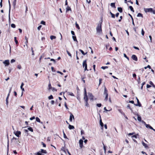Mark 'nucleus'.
<instances>
[{"label":"nucleus","mask_w":155,"mask_h":155,"mask_svg":"<svg viewBox=\"0 0 155 155\" xmlns=\"http://www.w3.org/2000/svg\"><path fill=\"white\" fill-rule=\"evenodd\" d=\"M63 135H64V138H67V139H68L67 137V136H66L65 133H64L63 130Z\"/></svg>","instance_id":"31"},{"label":"nucleus","mask_w":155,"mask_h":155,"mask_svg":"<svg viewBox=\"0 0 155 155\" xmlns=\"http://www.w3.org/2000/svg\"><path fill=\"white\" fill-rule=\"evenodd\" d=\"M68 128L70 130L73 129L74 128V127L73 126L69 124V126H68Z\"/></svg>","instance_id":"13"},{"label":"nucleus","mask_w":155,"mask_h":155,"mask_svg":"<svg viewBox=\"0 0 155 155\" xmlns=\"http://www.w3.org/2000/svg\"><path fill=\"white\" fill-rule=\"evenodd\" d=\"M136 99L137 100V104H134V105L135 106H138L139 107H141V104L140 103L138 99L137 98V97H136Z\"/></svg>","instance_id":"6"},{"label":"nucleus","mask_w":155,"mask_h":155,"mask_svg":"<svg viewBox=\"0 0 155 155\" xmlns=\"http://www.w3.org/2000/svg\"><path fill=\"white\" fill-rule=\"evenodd\" d=\"M102 81V79L101 78H100L99 80V85H100L101 83V81Z\"/></svg>","instance_id":"53"},{"label":"nucleus","mask_w":155,"mask_h":155,"mask_svg":"<svg viewBox=\"0 0 155 155\" xmlns=\"http://www.w3.org/2000/svg\"><path fill=\"white\" fill-rule=\"evenodd\" d=\"M129 8L132 12H134V9L132 6H129Z\"/></svg>","instance_id":"23"},{"label":"nucleus","mask_w":155,"mask_h":155,"mask_svg":"<svg viewBox=\"0 0 155 155\" xmlns=\"http://www.w3.org/2000/svg\"><path fill=\"white\" fill-rule=\"evenodd\" d=\"M108 67L107 66H102L101 67V68L103 69H105L106 68H107Z\"/></svg>","instance_id":"39"},{"label":"nucleus","mask_w":155,"mask_h":155,"mask_svg":"<svg viewBox=\"0 0 155 155\" xmlns=\"http://www.w3.org/2000/svg\"><path fill=\"white\" fill-rule=\"evenodd\" d=\"M56 37L55 36L51 35L50 36V38L51 40H52L53 39L56 38Z\"/></svg>","instance_id":"28"},{"label":"nucleus","mask_w":155,"mask_h":155,"mask_svg":"<svg viewBox=\"0 0 155 155\" xmlns=\"http://www.w3.org/2000/svg\"><path fill=\"white\" fill-rule=\"evenodd\" d=\"M79 51H80L81 52V53H82V54L83 55H85L86 54V53H87H87H84V51H83V50H81V49H79Z\"/></svg>","instance_id":"30"},{"label":"nucleus","mask_w":155,"mask_h":155,"mask_svg":"<svg viewBox=\"0 0 155 155\" xmlns=\"http://www.w3.org/2000/svg\"><path fill=\"white\" fill-rule=\"evenodd\" d=\"M143 121L145 124L146 127L147 128H149L150 129L153 130V129H153V128L149 124H146L145 122H144Z\"/></svg>","instance_id":"8"},{"label":"nucleus","mask_w":155,"mask_h":155,"mask_svg":"<svg viewBox=\"0 0 155 155\" xmlns=\"http://www.w3.org/2000/svg\"><path fill=\"white\" fill-rule=\"evenodd\" d=\"M73 118L74 119V117L73 115L72 114H71L69 118V120L70 121H72Z\"/></svg>","instance_id":"12"},{"label":"nucleus","mask_w":155,"mask_h":155,"mask_svg":"<svg viewBox=\"0 0 155 155\" xmlns=\"http://www.w3.org/2000/svg\"><path fill=\"white\" fill-rule=\"evenodd\" d=\"M14 39H15V42L16 44H17L18 43V41H17V40L16 39V37H14Z\"/></svg>","instance_id":"42"},{"label":"nucleus","mask_w":155,"mask_h":155,"mask_svg":"<svg viewBox=\"0 0 155 155\" xmlns=\"http://www.w3.org/2000/svg\"><path fill=\"white\" fill-rule=\"evenodd\" d=\"M71 8L68 6L66 8V11H71Z\"/></svg>","instance_id":"26"},{"label":"nucleus","mask_w":155,"mask_h":155,"mask_svg":"<svg viewBox=\"0 0 155 155\" xmlns=\"http://www.w3.org/2000/svg\"><path fill=\"white\" fill-rule=\"evenodd\" d=\"M53 97L52 95H51L50 96H49L48 97V98L50 100L53 99Z\"/></svg>","instance_id":"38"},{"label":"nucleus","mask_w":155,"mask_h":155,"mask_svg":"<svg viewBox=\"0 0 155 155\" xmlns=\"http://www.w3.org/2000/svg\"><path fill=\"white\" fill-rule=\"evenodd\" d=\"M81 135H83V134H84V130H81Z\"/></svg>","instance_id":"56"},{"label":"nucleus","mask_w":155,"mask_h":155,"mask_svg":"<svg viewBox=\"0 0 155 155\" xmlns=\"http://www.w3.org/2000/svg\"><path fill=\"white\" fill-rule=\"evenodd\" d=\"M28 130H29V131L32 132H33V129H32V128L31 127H29L28 128Z\"/></svg>","instance_id":"32"},{"label":"nucleus","mask_w":155,"mask_h":155,"mask_svg":"<svg viewBox=\"0 0 155 155\" xmlns=\"http://www.w3.org/2000/svg\"><path fill=\"white\" fill-rule=\"evenodd\" d=\"M83 67H84V71H85L86 70L87 71L88 70L87 69V66L86 63V60H85L84 61L83 63Z\"/></svg>","instance_id":"3"},{"label":"nucleus","mask_w":155,"mask_h":155,"mask_svg":"<svg viewBox=\"0 0 155 155\" xmlns=\"http://www.w3.org/2000/svg\"><path fill=\"white\" fill-rule=\"evenodd\" d=\"M48 87L49 89H50L52 88L51 87V85L50 84L48 85Z\"/></svg>","instance_id":"62"},{"label":"nucleus","mask_w":155,"mask_h":155,"mask_svg":"<svg viewBox=\"0 0 155 155\" xmlns=\"http://www.w3.org/2000/svg\"><path fill=\"white\" fill-rule=\"evenodd\" d=\"M57 73H58L60 74H62V75L63 74L62 72H60V71H57Z\"/></svg>","instance_id":"61"},{"label":"nucleus","mask_w":155,"mask_h":155,"mask_svg":"<svg viewBox=\"0 0 155 155\" xmlns=\"http://www.w3.org/2000/svg\"><path fill=\"white\" fill-rule=\"evenodd\" d=\"M41 26H42L41 25H40L37 28L38 29V30H40V28H41Z\"/></svg>","instance_id":"55"},{"label":"nucleus","mask_w":155,"mask_h":155,"mask_svg":"<svg viewBox=\"0 0 155 155\" xmlns=\"http://www.w3.org/2000/svg\"><path fill=\"white\" fill-rule=\"evenodd\" d=\"M132 138L134 139V138L136 139L137 138V136L136 135H134L132 137Z\"/></svg>","instance_id":"51"},{"label":"nucleus","mask_w":155,"mask_h":155,"mask_svg":"<svg viewBox=\"0 0 155 155\" xmlns=\"http://www.w3.org/2000/svg\"><path fill=\"white\" fill-rule=\"evenodd\" d=\"M35 119V117L34 116H33V117H31L30 118V120H32L34 119Z\"/></svg>","instance_id":"63"},{"label":"nucleus","mask_w":155,"mask_h":155,"mask_svg":"<svg viewBox=\"0 0 155 155\" xmlns=\"http://www.w3.org/2000/svg\"><path fill=\"white\" fill-rule=\"evenodd\" d=\"M15 60L14 59H12L11 61V63H13V62H15Z\"/></svg>","instance_id":"59"},{"label":"nucleus","mask_w":155,"mask_h":155,"mask_svg":"<svg viewBox=\"0 0 155 155\" xmlns=\"http://www.w3.org/2000/svg\"><path fill=\"white\" fill-rule=\"evenodd\" d=\"M21 90L22 91V93L21 95V96H22V95H23V91H24L25 90H24V88H21Z\"/></svg>","instance_id":"54"},{"label":"nucleus","mask_w":155,"mask_h":155,"mask_svg":"<svg viewBox=\"0 0 155 155\" xmlns=\"http://www.w3.org/2000/svg\"><path fill=\"white\" fill-rule=\"evenodd\" d=\"M67 54H68V55L69 56H70L71 57L72 56H71V54H70V53H69V52L68 51H67Z\"/></svg>","instance_id":"41"},{"label":"nucleus","mask_w":155,"mask_h":155,"mask_svg":"<svg viewBox=\"0 0 155 155\" xmlns=\"http://www.w3.org/2000/svg\"><path fill=\"white\" fill-rule=\"evenodd\" d=\"M64 106L67 109H68V107L67 106L66 103V102H64Z\"/></svg>","instance_id":"46"},{"label":"nucleus","mask_w":155,"mask_h":155,"mask_svg":"<svg viewBox=\"0 0 155 155\" xmlns=\"http://www.w3.org/2000/svg\"><path fill=\"white\" fill-rule=\"evenodd\" d=\"M17 68L19 69H21V66L20 65H18L17 66Z\"/></svg>","instance_id":"43"},{"label":"nucleus","mask_w":155,"mask_h":155,"mask_svg":"<svg viewBox=\"0 0 155 155\" xmlns=\"http://www.w3.org/2000/svg\"><path fill=\"white\" fill-rule=\"evenodd\" d=\"M69 94L71 96H74V94L72 92H69Z\"/></svg>","instance_id":"40"},{"label":"nucleus","mask_w":155,"mask_h":155,"mask_svg":"<svg viewBox=\"0 0 155 155\" xmlns=\"http://www.w3.org/2000/svg\"><path fill=\"white\" fill-rule=\"evenodd\" d=\"M41 23L42 24H43V25H45V22L44 21H41Z\"/></svg>","instance_id":"50"},{"label":"nucleus","mask_w":155,"mask_h":155,"mask_svg":"<svg viewBox=\"0 0 155 155\" xmlns=\"http://www.w3.org/2000/svg\"><path fill=\"white\" fill-rule=\"evenodd\" d=\"M137 17H143V15L140 13H139L137 15Z\"/></svg>","instance_id":"29"},{"label":"nucleus","mask_w":155,"mask_h":155,"mask_svg":"<svg viewBox=\"0 0 155 155\" xmlns=\"http://www.w3.org/2000/svg\"><path fill=\"white\" fill-rule=\"evenodd\" d=\"M84 95H87V92H86V90L85 88H84Z\"/></svg>","instance_id":"58"},{"label":"nucleus","mask_w":155,"mask_h":155,"mask_svg":"<svg viewBox=\"0 0 155 155\" xmlns=\"http://www.w3.org/2000/svg\"><path fill=\"white\" fill-rule=\"evenodd\" d=\"M142 143L143 146L145 147V148H146L148 147L146 143H145L143 141H142Z\"/></svg>","instance_id":"14"},{"label":"nucleus","mask_w":155,"mask_h":155,"mask_svg":"<svg viewBox=\"0 0 155 155\" xmlns=\"http://www.w3.org/2000/svg\"><path fill=\"white\" fill-rule=\"evenodd\" d=\"M3 63L5 64V66L8 65L9 64V61L8 60H5L3 62Z\"/></svg>","instance_id":"7"},{"label":"nucleus","mask_w":155,"mask_h":155,"mask_svg":"<svg viewBox=\"0 0 155 155\" xmlns=\"http://www.w3.org/2000/svg\"><path fill=\"white\" fill-rule=\"evenodd\" d=\"M111 16L112 18H114L115 17V15L113 14H112Z\"/></svg>","instance_id":"64"},{"label":"nucleus","mask_w":155,"mask_h":155,"mask_svg":"<svg viewBox=\"0 0 155 155\" xmlns=\"http://www.w3.org/2000/svg\"><path fill=\"white\" fill-rule=\"evenodd\" d=\"M52 90L53 91H57V90L54 87L52 88Z\"/></svg>","instance_id":"52"},{"label":"nucleus","mask_w":155,"mask_h":155,"mask_svg":"<svg viewBox=\"0 0 155 155\" xmlns=\"http://www.w3.org/2000/svg\"><path fill=\"white\" fill-rule=\"evenodd\" d=\"M11 27L13 28H15V25L14 24H12L11 25Z\"/></svg>","instance_id":"34"},{"label":"nucleus","mask_w":155,"mask_h":155,"mask_svg":"<svg viewBox=\"0 0 155 155\" xmlns=\"http://www.w3.org/2000/svg\"><path fill=\"white\" fill-rule=\"evenodd\" d=\"M16 0H14L12 4L14 6V8H15V6H16Z\"/></svg>","instance_id":"15"},{"label":"nucleus","mask_w":155,"mask_h":155,"mask_svg":"<svg viewBox=\"0 0 155 155\" xmlns=\"http://www.w3.org/2000/svg\"><path fill=\"white\" fill-rule=\"evenodd\" d=\"M8 2L9 4V14H8V18H9V20H10V12L11 8V4L10 3V1L8 0Z\"/></svg>","instance_id":"5"},{"label":"nucleus","mask_w":155,"mask_h":155,"mask_svg":"<svg viewBox=\"0 0 155 155\" xmlns=\"http://www.w3.org/2000/svg\"><path fill=\"white\" fill-rule=\"evenodd\" d=\"M104 94L105 95V97L104 100L106 101H107L108 100V94H107V91L105 87L104 88Z\"/></svg>","instance_id":"2"},{"label":"nucleus","mask_w":155,"mask_h":155,"mask_svg":"<svg viewBox=\"0 0 155 155\" xmlns=\"http://www.w3.org/2000/svg\"><path fill=\"white\" fill-rule=\"evenodd\" d=\"M144 31L143 29H142L141 30V34L143 36L144 35Z\"/></svg>","instance_id":"44"},{"label":"nucleus","mask_w":155,"mask_h":155,"mask_svg":"<svg viewBox=\"0 0 155 155\" xmlns=\"http://www.w3.org/2000/svg\"><path fill=\"white\" fill-rule=\"evenodd\" d=\"M41 152L42 153H47V152L46 150H45L43 149H41Z\"/></svg>","instance_id":"19"},{"label":"nucleus","mask_w":155,"mask_h":155,"mask_svg":"<svg viewBox=\"0 0 155 155\" xmlns=\"http://www.w3.org/2000/svg\"><path fill=\"white\" fill-rule=\"evenodd\" d=\"M149 84L152 85L155 88V85L153 84V83L151 81H150Z\"/></svg>","instance_id":"27"},{"label":"nucleus","mask_w":155,"mask_h":155,"mask_svg":"<svg viewBox=\"0 0 155 155\" xmlns=\"http://www.w3.org/2000/svg\"><path fill=\"white\" fill-rule=\"evenodd\" d=\"M88 95L90 98V99L91 100H93V96L91 93H89Z\"/></svg>","instance_id":"11"},{"label":"nucleus","mask_w":155,"mask_h":155,"mask_svg":"<svg viewBox=\"0 0 155 155\" xmlns=\"http://www.w3.org/2000/svg\"><path fill=\"white\" fill-rule=\"evenodd\" d=\"M117 10L120 13L122 12L123 10L122 8L121 7H118L117 8Z\"/></svg>","instance_id":"16"},{"label":"nucleus","mask_w":155,"mask_h":155,"mask_svg":"<svg viewBox=\"0 0 155 155\" xmlns=\"http://www.w3.org/2000/svg\"><path fill=\"white\" fill-rule=\"evenodd\" d=\"M35 155H42L41 153L39 152H38L36 153H35Z\"/></svg>","instance_id":"47"},{"label":"nucleus","mask_w":155,"mask_h":155,"mask_svg":"<svg viewBox=\"0 0 155 155\" xmlns=\"http://www.w3.org/2000/svg\"><path fill=\"white\" fill-rule=\"evenodd\" d=\"M96 31L97 33H100L102 32L101 23L98 25L96 28Z\"/></svg>","instance_id":"1"},{"label":"nucleus","mask_w":155,"mask_h":155,"mask_svg":"<svg viewBox=\"0 0 155 155\" xmlns=\"http://www.w3.org/2000/svg\"><path fill=\"white\" fill-rule=\"evenodd\" d=\"M75 25H76V27L78 29H80V27H79L78 25V24H77L76 22Z\"/></svg>","instance_id":"33"},{"label":"nucleus","mask_w":155,"mask_h":155,"mask_svg":"<svg viewBox=\"0 0 155 155\" xmlns=\"http://www.w3.org/2000/svg\"><path fill=\"white\" fill-rule=\"evenodd\" d=\"M103 148H104V152L105 153H106V146L105 145H104V144L103 143Z\"/></svg>","instance_id":"37"},{"label":"nucleus","mask_w":155,"mask_h":155,"mask_svg":"<svg viewBox=\"0 0 155 155\" xmlns=\"http://www.w3.org/2000/svg\"><path fill=\"white\" fill-rule=\"evenodd\" d=\"M100 125L101 127H103V126L104 124H103V123L102 122V120H101V119L100 120Z\"/></svg>","instance_id":"24"},{"label":"nucleus","mask_w":155,"mask_h":155,"mask_svg":"<svg viewBox=\"0 0 155 155\" xmlns=\"http://www.w3.org/2000/svg\"><path fill=\"white\" fill-rule=\"evenodd\" d=\"M131 58L133 60L136 61H137V58L136 56L134 54H133Z\"/></svg>","instance_id":"9"},{"label":"nucleus","mask_w":155,"mask_h":155,"mask_svg":"<svg viewBox=\"0 0 155 155\" xmlns=\"http://www.w3.org/2000/svg\"><path fill=\"white\" fill-rule=\"evenodd\" d=\"M137 120L139 121H141V117L138 114H137Z\"/></svg>","instance_id":"21"},{"label":"nucleus","mask_w":155,"mask_h":155,"mask_svg":"<svg viewBox=\"0 0 155 155\" xmlns=\"http://www.w3.org/2000/svg\"><path fill=\"white\" fill-rule=\"evenodd\" d=\"M85 106L87 107H89V104L88 103V101H85Z\"/></svg>","instance_id":"36"},{"label":"nucleus","mask_w":155,"mask_h":155,"mask_svg":"<svg viewBox=\"0 0 155 155\" xmlns=\"http://www.w3.org/2000/svg\"><path fill=\"white\" fill-rule=\"evenodd\" d=\"M72 38L73 39L74 41H76L78 42V41L77 40L76 37L75 36H72Z\"/></svg>","instance_id":"22"},{"label":"nucleus","mask_w":155,"mask_h":155,"mask_svg":"<svg viewBox=\"0 0 155 155\" xmlns=\"http://www.w3.org/2000/svg\"><path fill=\"white\" fill-rule=\"evenodd\" d=\"M127 108L130 109L131 110H132L131 108L130 107V105L129 104L127 105Z\"/></svg>","instance_id":"49"},{"label":"nucleus","mask_w":155,"mask_h":155,"mask_svg":"<svg viewBox=\"0 0 155 155\" xmlns=\"http://www.w3.org/2000/svg\"><path fill=\"white\" fill-rule=\"evenodd\" d=\"M14 133L15 134V135L17 137H19V135L21 134V132L19 131H17L15 132H14Z\"/></svg>","instance_id":"10"},{"label":"nucleus","mask_w":155,"mask_h":155,"mask_svg":"<svg viewBox=\"0 0 155 155\" xmlns=\"http://www.w3.org/2000/svg\"><path fill=\"white\" fill-rule=\"evenodd\" d=\"M84 100L85 101H88V99L87 95H84Z\"/></svg>","instance_id":"17"},{"label":"nucleus","mask_w":155,"mask_h":155,"mask_svg":"<svg viewBox=\"0 0 155 155\" xmlns=\"http://www.w3.org/2000/svg\"><path fill=\"white\" fill-rule=\"evenodd\" d=\"M83 140H81V139H80L79 140V145L83 144Z\"/></svg>","instance_id":"25"},{"label":"nucleus","mask_w":155,"mask_h":155,"mask_svg":"<svg viewBox=\"0 0 155 155\" xmlns=\"http://www.w3.org/2000/svg\"><path fill=\"white\" fill-rule=\"evenodd\" d=\"M140 77H139L137 80V82L138 84H139L140 82Z\"/></svg>","instance_id":"35"},{"label":"nucleus","mask_w":155,"mask_h":155,"mask_svg":"<svg viewBox=\"0 0 155 155\" xmlns=\"http://www.w3.org/2000/svg\"><path fill=\"white\" fill-rule=\"evenodd\" d=\"M111 6L113 8H116V6L115 5V3H112L110 4Z\"/></svg>","instance_id":"20"},{"label":"nucleus","mask_w":155,"mask_h":155,"mask_svg":"<svg viewBox=\"0 0 155 155\" xmlns=\"http://www.w3.org/2000/svg\"><path fill=\"white\" fill-rule=\"evenodd\" d=\"M129 102L131 103H132V104H134V101H129Z\"/></svg>","instance_id":"60"},{"label":"nucleus","mask_w":155,"mask_h":155,"mask_svg":"<svg viewBox=\"0 0 155 155\" xmlns=\"http://www.w3.org/2000/svg\"><path fill=\"white\" fill-rule=\"evenodd\" d=\"M36 121H37V122H38L39 123H40L41 124H42L43 123L42 122H41L40 119L38 117H36Z\"/></svg>","instance_id":"18"},{"label":"nucleus","mask_w":155,"mask_h":155,"mask_svg":"<svg viewBox=\"0 0 155 155\" xmlns=\"http://www.w3.org/2000/svg\"><path fill=\"white\" fill-rule=\"evenodd\" d=\"M2 0H1V2H0V5L1 7H2Z\"/></svg>","instance_id":"57"},{"label":"nucleus","mask_w":155,"mask_h":155,"mask_svg":"<svg viewBox=\"0 0 155 155\" xmlns=\"http://www.w3.org/2000/svg\"><path fill=\"white\" fill-rule=\"evenodd\" d=\"M144 10L145 12H151L153 11V9L152 8H144Z\"/></svg>","instance_id":"4"},{"label":"nucleus","mask_w":155,"mask_h":155,"mask_svg":"<svg viewBox=\"0 0 155 155\" xmlns=\"http://www.w3.org/2000/svg\"><path fill=\"white\" fill-rule=\"evenodd\" d=\"M96 105L97 107H100L101 106V104H96Z\"/></svg>","instance_id":"45"},{"label":"nucleus","mask_w":155,"mask_h":155,"mask_svg":"<svg viewBox=\"0 0 155 155\" xmlns=\"http://www.w3.org/2000/svg\"><path fill=\"white\" fill-rule=\"evenodd\" d=\"M31 51L32 53V55L34 56V51L33 50V48H31Z\"/></svg>","instance_id":"48"}]
</instances>
